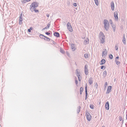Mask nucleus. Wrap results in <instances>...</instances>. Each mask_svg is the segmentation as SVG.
Wrapping results in <instances>:
<instances>
[{
    "label": "nucleus",
    "mask_w": 127,
    "mask_h": 127,
    "mask_svg": "<svg viewBox=\"0 0 127 127\" xmlns=\"http://www.w3.org/2000/svg\"><path fill=\"white\" fill-rule=\"evenodd\" d=\"M112 89V86H109L108 87L107 91V93H109L110 91Z\"/></svg>",
    "instance_id": "dca6fc26"
},
{
    "label": "nucleus",
    "mask_w": 127,
    "mask_h": 127,
    "mask_svg": "<svg viewBox=\"0 0 127 127\" xmlns=\"http://www.w3.org/2000/svg\"><path fill=\"white\" fill-rule=\"evenodd\" d=\"M86 114L87 120L89 121H90L91 120V116L90 113L89 112H86Z\"/></svg>",
    "instance_id": "423d86ee"
},
{
    "label": "nucleus",
    "mask_w": 127,
    "mask_h": 127,
    "mask_svg": "<svg viewBox=\"0 0 127 127\" xmlns=\"http://www.w3.org/2000/svg\"><path fill=\"white\" fill-rule=\"evenodd\" d=\"M22 2L23 3H26V0H22Z\"/></svg>",
    "instance_id": "72a5a7b5"
},
{
    "label": "nucleus",
    "mask_w": 127,
    "mask_h": 127,
    "mask_svg": "<svg viewBox=\"0 0 127 127\" xmlns=\"http://www.w3.org/2000/svg\"><path fill=\"white\" fill-rule=\"evenodd\" d=\"M101 69H103V65H102V66H101Z\"/></svg>",
    "instance_id": "a18cd8bd"
},
{
    "label": "nucleus",
    "mask_w": 127,
    "mask_h": 127,
    "mask_svg": "<svg viewBox=\"0 0 127 127\" xmlns=\"http://www.w3.org/2000/svg\"><path fill=\"white\" fill-rule=\"evenodd\" d=\"M88 67V65L87 64L85 65L84 67V72L85 75H88L89 73Z\"/></svg>",
    "instance_id": "0eeeda50"
},
{
    "label": "nucleus",
    "mask_w": 127,
    "mask_h": 127,
    "mask_svg": "<svg viewBox=\"0 0 127 127\" xmlns=\"http://www.w3.org/2000/svg\"><path fill=\"white\" fill-rule=\"evenodd\" d=\"M109 58L110 59H112L113 58V56L112 55L110 54L109 55Z\"/></svg>",
    "instance_id": "2f4dec72"
},
{
    "label": "nucleus",
    "mask_w": 127,
    "mask_h": 127,
    "mask_svg": "<svg viewBox=\"0 0 127 127\" xmlns=\"http://www.w3.org/2000/svg\"><path fill=\"white\" fill-rule=\"evenodd\" d=\"M120 118H121V117H120Z\"/></svg>",
    "instance_id": "052dcab7"
},
{
    "label": "nucleus",
    "mask_w": 127,
    "mask_h": 127,
    "mask_svg": "<svg viewBox=\"0 0 127 127\" xmlns=\"http://www.w3.org/2000/svg\"><path fill=\"white\" fill-rule=\"evenodd\" d=\"M84 57L86 58H88V54H85L84 55Z\"/></svg>",
    "instance_id": "bb28decb"
},
{
    "label": "nucleus",
    "mask_w": 127,
    "mask_h": 127,
    "mask_svg": "<svg viewBox=\"0 0 127 127\" xmlns=\"http://www.w3.org/2000/svg\"><path fill=\"white\" fill-rule=\"evenodd\" d=\"M85 93H88L87 84H86V86H85Z\"/></svg>",
    "instance_id": "a878e982"
},
{
    "label": "nucleus",
    "mask_w": 127,
    "mask_h": 127,
    "mask_svg": "<svg viewBox=\"0 0 127 127\" xmlns=\"http://www.w3.org/2000/svg\"><path fill=\"white\" fill-rule=\"evenodd\" d=\"M46 16H47L48 17H49V14L47 13V14H46Z\"/></svg>",
    "instance_id": "37998d69"
},
{
    "label": "nucleus",
    "mask_w": 127,
    "mask_h": 127,
    "mask_svg": "<svg viewBox=\"0 0 127 127\" xmlns=\"http://www.w3.org/2000/svg\"><path fill=\"white\" fill-rule=\"evenodd\" d=\"M105 60L104 59V64L105 63Z\"/></svg>",
    "instance_id": "5fc2aeb1"
},
{
    "label": "nucleus",
    "mask_w": 127,
    "mask_h": 127,
    "mask_svg": "<svg viewBox=\"0 0 127 127\" xmlns=\"http://www.w3.org/2000/svg\"><path fill=\"white\" fill-rule=\"evenodd\" d=\"M105 108L106 110H108L109 109V103L108 102L106 103L105 105Z\"/></svg>",
    "instance_id": "9b49d317"
},
{
    "label": "nucleus",
    "mask_w": 127,
    "mask_h": 127,
    "mask_svg": "<svg viewBox=\"0 0 127 127\" xmlns=\"http://www.w3.org/2000/svg\"><path fill=\"white\" fill-rule=\"evenodd\" d=\"M96 5L97 6L98 4V0H94Z\"/></svg>",
    "instance_id": "393cba45"
},
{
    "label": "nucleus",
    "mask_w": 127,
    "mask_h": 127,
    "mask_svg": "<svg viewBox=\"0 0 127 127\" xmlns=\"http://www.w3.org/2000/svg\"><path fill=\"white\" fill-rule=\"evenodd\" d=\"M49 32H51V31H49Z\"/></svg>",
    "instance_id": "bf43d9fd"
},
{
    "label": "nucleus",
    "mask_w": 127,
    "mask_h": 127,
    "mask_svg": "<svg viewBox=\"0 0 127 127\" xmlns=\"http://www.w3.org/2000/svg\"><path fill=\"white\" fill-rule=\"evenodd\" d=\"M45 38H46V39H45V40L46 41H50V39L49 38L47 37L46 36V37H45Z\"/></svg>",
    "instance_id": "cd10ccee"
},
{
    "label": "nucleus",
    "mask_w": 127,
    "mask_h": 127,
    "mask_svg": "<svg viewBox=\"0 0 127 127\" xmlns=\"http://www.w3.org/2000/svg\"><path fill=\"white\" fill-rule=\"evenodd\" d=\"M88 93H85V99L86 100L87 98Z\"/></svg>",
    "instance_id": "c756f323"
},
{
    "label": "nucleus",
    "mask_w": 127,
    "mask_h": 127,
    "mask_svg": "<svg viewBox=\"0 0 127 127\" xmlns=\"http://www.w3.org/2000/svg\"><path fill=\"white\" fill-rule=\"evenodd\" d=\"M107 52L106 51L105 53V54H104V55H106L107 54Z\"/></svg>",
    "instance_id": "49530a36"
},
{
    "label": "nucleus",
    "mask_w": 127,
    "mask_h": 127,
    "mask_svg": "<svg viewBox=\"0 0 127 127\" xmlns=\"http://www.w3.org/2000/svg\"><path fill=\"white\" fill-rule=\"evenodd\" d=\"M119 58L118 57H116V59H118Z\"/></svg>",
    "instance_id": "3c124183"
},
{
    "label": "nucleus",
    "mask_w": 127,
    "mask_h": 127,
    "mask_svg": "<svg viewBox=\"0 0 127 127\" xmlns=\"http://www.w3.org/2000/svg\"><path fill=\"white\" fill-rule=\"evenodd\" d=\"M118 13L117 12H115L114 13V17L116 20H117L118 18Z\"/></svg>",
    "instance_id": "1a4fd4ad"
},
{
    "label": "nucleus",
    "mask_w": 127,
    "mask_h": 127,
    "mask_svg": "<svg viewBox=\"0 0 127 127\" xmlns=\"http://www.w3.org/2000/svg\"><path fill=\"white\" fill-rule=\"evenodd\" d=\"M111 6L112 10L113 11L114 9V5L113 2H111Z\"/></svg>",
    "instance_id": "ddd939ff"
},
{
    "label": "nucleus",
    "mask_w": 127,
    "mask_h": 127,
    "mask_svg": "<svg viewBox=\"0 0 127 127\" xmlns=\"http://www.w3.org/2000/svg\"><path fill=\"white\" fill-rule=\"evenodd\" d=\"M28 31L29 32H31V30L30 29H28Z\"/></svg>",
    "instance_id": "79ce46f5"
},
{
    "label": "nucleus",
    "mask_w": 127,
    "mask_h": 127,
    "mask_svg": "<svg viewBox=\"0 0 127 127\" xmlns=\"http://www.w3.org/2000/svg\"><path fill=\"white\" fill-rule=\"evenodd\" d=\"M38 6V3L36 2H34L32 3L30 6V8L32 9H36Z\"/></svg>",
    "instance_id": "f257e3e1"
},
{
    "label": "nucleus",
    "mask_w": 127,
    "mask_h": 127,
    "mask_svg": "<svg viewBox=\"0 0 127 127\" xmlns=\"http://www.w3.org/2000/svg\"><path fill=\"white\" fill-rule=\"evenodd\" d=\"M107 74L106 72V71H104V75L106 76Z\"/></svg>",
    "instance_id": "f704fd0d"
},
{
    "label": "nucleus",
    "mask_w": 127,
    "mask_h": 127,
    "mask_svg": "<svg viewBox=\"0 0 127 127\" xmlns=\"http://www.w3.org/2000/svg\"><path fill=\"white\" fill-rule=\"evenodd\" d=\"M100 104H101V102H98V104L99 105H100Z\"/></svg>",
    "instance_id": "603ef678"
},
{
    "label": "nucleus",
    "mask_w": 127,
    "mask_h": 127,
    "mask_svg": "<svg viewBox=\"0 0 127 127\" xmlns=\"http://www.w3.org/2000/svg\"><path fill=\"white\" fill-rule=\"evenodd\" d=\"M107 85V82H106L105 84V87Z\"/></svg>",
    "instance_id": "c03bdc74"
},
{
    "label": "nucleus",
    "mask_w": 127,
    "mask_h": 127,
    "mask_svg": "<svg viewBox=\"0 0 127 127\" xmlns=\"http://www.w3.org/2000/svg\"><path fill=\"white\" fill-rule=\"evenodd\" d=\"M66 54H67V55L69 57L70 56V55L69 54V53L67 51H66Z\"/></svg>",
    "instance_id": "473e14b6"
},
{
    "label": "nucleus",
    "mask_w": 127,
    "mask_h": 127,
    "mask_svg": "<svg viewBox=\"0 0 127 127\" xmlns=\"http://www.w3.org/2000/svg\"><path fill=\"white\" fill-rule=\"evenodd\" d=\"M81 108V107L80 106H78V107L77 109V113H79V112H80Z\"/></svg>",
    "instance_id": "412c9836"
},
{
    "label": "nucleus",
    "mask_w": 127,
    "mask_h": 127,
    "mask_svg": "<svg viewBox=\"0 0 127 127\" xmlns=\"http://www.w3.org/2000/svg\"><path fill=\"white\" fill-rule=\"evenodd\" d=\"M93 81L92 80V77L90 78L88 80V82L90 85L92 84Z\"/></svg>",
    "instance_id": "2eb2a0df"
},
{
    "label": "nucleus",
    "mask_w": 127,
    "mask_h": 127,
    "mask_svg": "<svg viewBox=\"0 0 127 127\" xmlns=\"http://www.w3.org/2000/svg\"><path fill=\"white\" fill-rule=\"evenodd\" d=\"M39 37L40 38L44 39V40H45V38L46 37V36H44L43 35L40 34L39 35Z\"/></svg>",
    "instance_id": "6ab92c4d"
},
{
    "label": "nucleus",
    "mask_w": 127,
    "mask_h": 127,
    "mask_svg": "<svg viewBox=\"0 0 127 127\" xmlns=\"http://www.w3.org/2000/svg\"><path fill=\"white\" fill-rule=\"evenodd\" d=\"M30 10L32 12H33L34 11L35 13H37L39 12V10L38 9H32L31 8H30Z\"/></svg>",
    "instance_id": "f3484780"
},
{
    "label": "nucleus",
    "mask_w": 127,
    "mask_h": 127,
    "mask_svg": "<svg viewBox=\"0 0 127 127\" xmlns=\"http://www.w3.org/2000/svg\"><path fill=\"white\" fill-rule=\"evenodd\" d=\"M103 54H102V57H103Z\"/></svg>",
    "instance_id": "13d9d810"
},
{
    "label": "nucleus",
    "mask_w": 127,
    "mask_h": 127,
    "mask_svg": "<svg viewBox=\"0 0 127 127\" xmlns=\"http://www.w3.org/2000/svg\"><path fill=\"white\" fill-rule=\"evenodd\" d=\"M89 40L88 38H86L84 40V43L85 45H86L89 43Z\"/></svg>",
    "instance_id": "9d476101"
},
{
    "label": "nucleus",
    "mask_w": 127,
    "mask_h": 127,
    "mask_svg": "<svg viewBox=\"0 0 127 127\" xmlns=\"http://www.w3.org/2000/svg\"><path fill=\"white\" fill-rule=\"evenodd\" d=\"M104 27L106 30L107 31L109 27V22L106 20H104Z\"/></svg>",
    "instance_id": "f03ea898"
},
{
    "label": "nucleus",
    "mask_w": 127,
    "mask_h": 127,
    "mask_svg": "<svg viewBox=\"0 0 127 127\" xmlns=\"http://www.w3.org/2000/svg\"><path fill=\"white\" fill-rule=\"evenodd\" d=\"M73 5L75 7H76L77 6L76 3H73Z\"/></svg>",
    "instance_id": "e433bc0d"
},
{
    "label": "nucleus",
    "mask_w": 127,
    "mask_h": 127,
    "mask_svg": "<svg viewBox=\"0 0 127 127\" xmlns=\"http://www.w3.org/2000/svg\"><path fill=\"white\" fill-rule=\"evenodd\" d=\"M103 51H102V54H103Z\"/></svg>",
    "instance_id": "4d7b16f0"
},
{
    "label": "nucleus",
    "mask_w": 127,
    "mask_h": 127,
    "mask_svg": "<svg viewBox=\"0 0 127 127\" xmlns=\"http://www.w3.org/2000/svg\"><path fill=\"white\" fill-rule=\"evenodd\" d=\"M76 74L78 77L79 81H80L81 79V77L80 75V72L78 71V69L76 70Z\"/></svg>",
    "instance_id": "6e6552de"
},
{
    "label": "nucleus",
    "mask_w": 127,
    "mask_h": 127,
    "mask_svg": "<svg viewBox=\"0 0 127 127\" xmlns=\"http://www.w3.org/2000/svg\"><path fill=\"white\" fill-rule=\"evenodd\" d=\"M45 34L47 35H49L50 34V33L48 32H46L45 33Z\"/></svg>",
    "instance_id": "4c0bfd02"
},
{
    "label": "nucleus",
    "mask_w": 127,
    "mask_h": 127,
    "mask_svg": "<svg viewBox=\"0 0 127 127\" xmlns=\"http://www.w3.org/2000/svg\"><path fill=\"white\" fill-rule=\"evenodd\" d=\"M83 88L81 87L80 88V94L81 95L82 94V93L83 92Z\"/></svg>",
    "instance_id": "5701e85b"
},
{
    "label": "nucleus",
    "mask_w": 127,
    "mask_h": 127,
    "mask_svg": "<svg viewBox=\"0 0 127 127\" xmlns=\"http://www.w3.org/2000/svg\"><path fill=\"white\" fill-rule=\"evenodd\" d=\"M26 0V2H28L30 0Z\"/></svg>",
    "instance_id": "de8ad7c7"
},
{
    "label": "nucleus",
    "mask_w": 127,
    "mask_h": 127,
    "mask_svg": "<svg viewBox=\"0 0 127 127\" xmlns=\"http://www.w3.org/2000/svg\"><path fill=\"white\" fill-rule=\"evenodd\" d=\"M50 24L48 23L47 25V26L45 27V28H43L42 30H44L45 29H47L48 28H49V27L50 26Z\"/></svg>",
    "instance_id": "aec40b11"
},
{
    "label": "nucleus",
    "mask_w": 127,
    "mask_h": 127,
    "mask_svg": "<svg viewBox=\"0 0 127 127\" xmlns=\"http://www.w3.org/2000/svg\"><path fill=\"white\" fill-rule=\"evenodd\" d=\"M116 63L118 65L120 64V62L119 61H116Z\"/></svg>",
    "instance_id": "c9c22d12"
},
{
    "label": "nucleus",
    "mask_w": 127,
    "mask_h": 127,
    "mask_svg": "<svg viewBox=\"0 0 127 127\" xmlns=\"http://www.w3.org/2000/svg\"><path fill=\"white\" fill-rule=\"evenodd\" d=\"M20 16H21V17H22V13H21V14L20 15Z\"/></svg>",
    "instance_id": "09e8293b"
},
{
    "label": "nucleus",
    "mask_w": 127,
    "mask_h": 127,
    "mask_svg": "<svg viewBox=\"0 0 127 127\" xmlns=\"http://www.w3.org/2000/svg\"><path fill=\"white\" fill-rule=\"evenodd\" d=\"M102 127H103V126H102Z\"/></svg>",
    "instance_id": "680f3d73"
},
{
    "label": "nucleus",
    "mask_w": 127,
    "mask_h": 127,
    "mask_svg": "<svg viewBox=\"0 0 127 127\" xmlns=\"http://www.w3.org/2000/svg\"><path fill=\"white\" fill-rule=\"evenodd\" d=\"M110 23L111 24V26L113 29L114 32H115L116 29V25L115 23L112 22V21L111 20H110L109 21Z\"/></svg>",
    "instance_id": "39448f33"
},
{
    "label": "nucleus",
    "mask_w": 127,
    "mask_h": 127,
    "mask_svg": "<svg viewBox=\"0 0 127 127\" xmlns=\"http://www.w3.org/2000/svg\"><path fill=\"white\" fill-rule=\"evenodd\" d=\"M71 48L72 50L73 51H74L75 49V48L74 45L73 44H72L71 45Z\"/></svg>",
    "instance_id": "a211bd4d"
},
{
    "label": "nucleus",
    "mask_w": 127,
    "mask_h": 127,
    "mask_svg": "<svg viewBox=\"0 0 127 127\" xmlns=\"http://www.w3.org/2000/svg\"><path fill=\"white\" fill-rule=\"evenodd\" d=\"M126 119L127 120V114L126 115Z\"/></svg>",
    "instance_id": "6e6d98bb"
},
{
    "label": "nucleus",
    "mask_w": 127,
    "mask_h": 127,
    "mask_svg": "<svg viewBox=\"0 0 127 127\" xmlns=\"http://www.w3.org/2000/svg\"><path fill=\"white\" fill-rule=\"evenodd\" d=\"M123 43L125 44H126V39H125V37L124 35V37H123Z\"/></svg>",
    "instance_id": "b1692460"
},
{
    "label": "nucleus",
    "mask_w": 127,
    "mask_h": 127,
    "mask_svg": "<svg viewBox=\"0 0 127 127\" xmlns=\"http://www.w3.org/2000/svg\"><path fill=\"white\" fill-rule=\"evenodd\" d=\"M23 18L21 16L19 17V24L21 25L22 23Z\"/></svg>",
    "instance_id": "4468645a"
},
{
    "label": "nucleus",
    "mask_w": 127,
    "mask_h": 127,
    "mask_svg": "<svg viewBox=\"0 0 127 127\" xmlns=\"http://www.w3.org/2000/svg\"><path fill=\"white\" fill-rule=\"evenodd\" d=\"M100 65H102L103 64V59H102L100 62Z\"/></svg>",
    "instance_id": "c85d7f7f"
},
{
    "label": "nucleus",
    "mask_w": 127,
    "mask_h": 127,
    "mask_svg": "<svg viewBox=\"0 0 127 127\" xmlns=\"http://www.w3.org/2000/svg\"><path fill=\"white\" fill-rule=\"evenodd\" d=\"M67 28L69 31L72 32L73 31V29L72 26L69 22H68L67 24Z\"/></svg>",
    "instance_id": "20e7f679"
},
{
    "label": "nucleus",
    "mask_w": 127,
    "mask_h": 127,
    "mask_svg": "<svg viewBox=\"0 0 127 127\" xmlns=\"http://www.w3.org/2000/svg\"><path fill=\"white\" fill-rule=\"evenodd\" d=\"M54 35L57 37H59L60 36L59 33L58 32H55L54 33Z\"/></svg>",
    "instance_id": "f8f14e48"
},
{
    "label": "nucleus",
    "mask_w": 127,
    "mask_h": 127,
    "mask_svg": "<svg viewBox=\"0 0 127 127\" xmlns=\"http://www.w3.org/2000/svg\"><path fill=\"white\" fill-rule=\"evenodd\" d=\"M53 44H55V42L54 41H53Z\"/></svg>",
    "instance_id": "864d4df0"
},
{
    "label": "nucleus",
    "mask_w": 127,
    "mask_h": 127,
    "mask_svg": "<svg viewBox=\"0 0 127 127\" xmlns=\"http://www.w3.org/2000/svg\"><path fill=\"white\" fill-rule=\"evenodd\" d=\"M90 107L91 109H94V105H90Z\"/></svg>",
    "instance_id": "7c9ffc66"
},
{
    "label": "nucleus",
    "mask_w": 127,
    "mask_h": 127,
    "mask_svg": "<svg viewBox=\"0 0 127 127\" xmlns=\"http://www.w3.org/2000/svg\"><path fill=\"white\" fill-rule=\"evenodd\" d=\"M115 49L116 50H118V47L117 45H116L115 47Z\"/></svg>",
    "instance_id": "58836bf2"
},
{
    "label": "nucleus",
    "mask_w": 127,
    "mask_h": 127,
    "mask_svg": "<svg viewBox=\"0 0 127 127\" xmlns=\"http://www.w3.org/2000/svg\"><path fill=\"white\" fill-rule=\"evenodd\" d=\"M32 27H30V28L29 29H30V30H32Z\"/></svg>",
    "instance_id": "8fccbe9b"
},
{
    "label": "nucleus",
    "mask_w": 127,
    "mask_h": 127,
    "mask_svg": "<svg viewBox=\"0 0 127 127\" xmlns=\"http://www.w3.org/2000/svg\"><path fill=\"white\" fill-rule=\"evenodd\" d=\"M99 38L100 40V42L101 43L103 44V33L100 32V33Z\"/></svg>",
    "instance_id": "7ed1b4c3"
},
{
    "label": "nucleus",
    "mask_w": 127,
    "mask_h": 127,
    "mask_svg": "<svg viewBox=\"0 0 127 127\" xmlns=\"http://www.w3.org/2000/svg\"><path fill=\"white\" fill-rule=\"evenodd\" d=\"M75 83L76 85H77L78 84V82L77 80H75Z\"/></svg>",
    "instance_id": "ea45409f"
},
{
    "label": "nucleus",
    "mask_w": 127,
    "mask_h": 127,
    "mask_svg": "<svg viewBox=\"0 0 127 127\" xmlns=\"http://www.w3.org/2000/svg\"><path fill=\"white\" fill-rule=\"evenodd\" d=\"M97 86H98L97 84L96 83L95 84V86L96 88H97Z\"/></svg>",
    "instance_id": "a19ab883"
},
{
    "label": "nucleus",
    "mask_w": 127,
    "mask_h": 127,
    "mask_svg": "<svg viewBox=\"0 0 127 127\" xmlns=\"http://www.w3.org/2000/svg\"><path fill=\"white\" fill-rule=\"evenodd\" d=\"M60 52L62 54H64L65 53L64 51L62 48H60Z\"/></svg>",
    "instance_id": "4be33fe9"
}]
</instances>
